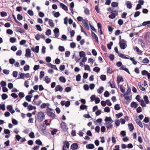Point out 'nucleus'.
Instances as JSON below:
<instances>
[{
    "instance_id": "f257e3e1",
    "label": "nucleus",
    "mask_w": 150,
    "mask_h": 150,
    "mask_svg": "<svg viewBox=\"0 0 150 150\" xmlns=\"http://www.w3.org/2000/svg\"><path fill=\"white\" fill-rule=\"evenodd\" d=\"M39 132L42 135L46 134L47 132L46 129L47 127L44 125L43 124V125H41L37 127Z\"/></svg>"
},
{
    "instance_id": "f03ea898",
    "label": "nucleus",
    "mask_w": 150,
    "mask_h": 150,
    "mask_svg": "<svg viewBox=\"0 0 150 150\" xmlns=\"http://www.w3.org/2000/svg\"><path fill=\"white\" fill-rule=\"evenodd\" d=\"M38 120L39 122H41L45 119V115L42 112H39L38 114Z\"/></svg>"
},
{
    "instance_id": "7ed1b4c3",
    "label": "nucleus",
    "mask_w": 150,
    "mask_h": 150,
    "mask_svg": "<svg viewBox=\"0 0 150 150\" xmlns=\"http://www.w3.org/2000/svg\"><path fill=\"white\" fill-rule=\"evenodd\" d=\"M126 42L125 40L124 39H122V40L119 42L120 47L121 49H124L127 47V45L125 43Z\"/></svg>"
},
{
    "instance_id": "20e7f679",
    "label": "nucleus",
    "mask_w": 150,
    "mask_h": 150,
    "mask_svg": "<svg viewBox=\"0 0 150 150\" xmlns=\"http://www.w3.org/2000/svg\"><path fill=\"white\" fill-rule=\"evenodd\" d=\"M61 127L62 129L64 131H65L68 129V128L67 127V125L64 122H62L61 123Z\"/></svg>"
},
{
    "instance_id": "39448f33",
    "label": "nucleus",
    "mask_w": 150,
    "mask_h": 150,
    "mask_svg": "<svg viewBox=\"0 0 150 150\" xmlns=\"http://www.w3.org/2000/svg\"><path fill=\"white\" fill-rule=\"evenodd\" d=\"M47 115L50 117L54 119L56 117L55 114L50 111H47L46 112Z\"/></svg>"
},
{
    "instance_id": "423d86ee",
    "label": "nucleus",
    "mask_w": 150,
    "mask_h": 150,
    "mask_svg": "<svg viewBox=\"0 0 150 150\" xmlns=\"http://www.w3.org/2000/svg\"><path fill=\"white\" fill-rule=\"evenodd\" d=\"M26 53L25 55V56L27 58L30 57H31V51L30 49H27L25 50Z\"/></svg>"
},
{
    "instance_id": "0eeeda50",
    "label": "nucleus",
    "mask_w": 150,
    "mask_h": 150,
    "mask_svg": "<svg viewBox=\"0 0 150 150\" xmlns=\"http://www.w3.org/2000/svg\"><path fill=\"white\" fill-rule=\"evenodd\" d=\"M39 46H36L35 48L34 47L31 48L32 51L36 53H38L39 51Z\"/></svg>"
},
{
    "instance_id": "6e6552de",
    "label": "nucleus",
    "mask_w": 150,
    "mask_h": 150,
    "mask_svg": "<svg viewBox=\"0 0 150 150\" xmlns=\"http://www.w3.org/2000/svg\"><path fill=\"white\" fill-rule=\"evenodd\" d=\"M63 90L62 87L60 85H57L55 88V91L56 92L59 91L60 92H61Z\"/></svg>"
},
{
    "instance_id": "1a4fd4ad",
    "label": "nucleus",
    "mask_w": 150,
    "mask_h": 150,
    "mask_svg": "<svg viewBox=\"0 0 150 150\" xmlns=\"http://www.w3.org/2000/svg\"><path fill=\"white\" fill-rule=\"evenodd\" d=\"M78 148V145L77 143H74L72 144L71 146V148L72 150L77 149Z\"/></svg>"
},
{
    "instance_id": "9d476101",
    "label": "nucleus",
    "mask_w": 150,
    "mask_h": 150,
    "mask_svg": "<svg viewBox=\"0 0 150 150\" xmlns=\"http://www.w3.org/2000/svg\"><path fill=\"white\" fill-rule=\"evenodd\" d=\"M91 35L95 40L96 42L98 43V39L97 35L93 31L91 32Z\"/></svg>"
},
{
    "instance_id": "9b49d317",
    "label": "nucleus",
    "mask_w": 150,
    "mask_h": 150,
    "mask_svg": "<svg viewBox=\"0 0 150 150\" xmlns=\"http://www.w3.org/2000/svg\"><path fill=\"white\" fill-rule=\"evenodd\" d=\"M138 106V104L136 102L132 101L130 104V107L132 108H136Z\"/></svg>"
},
{
    "instance_id": "f8f14e48",
    "label": "nucleus",
    "mask_w": 150,
    "mask_h": 150,
    "mask_svg": "<svg viewBox=\"0 0 150 150\" xmlns=\"http://www.w3.org/2000/svg\"><path fill=\"white\" fill-rule=\"evenodd\" d=\"M117 81V83L118 85L120 82H123L124 81L123 78L122 76H118Z\"/></svg>"
},
{
    "instance_id": "ddd939ff",
    "label": "nucleus",
    "mask_w": 150,
    "mask_h": 150,
    "mask_svg": "<svg viewBox=\"0 0 150 150\" xmlns=\"http://www.w3.org/2000/svg\"><path fill=\"white\" fill-rule=\"evenodd\" d=\"M60 6L65 11H67L68 10L67 6L64 4L62 3H60Z\"/></svg>"
},
{
    "instance_id": "4468645a",
    "label": "nucleus",
    "mask_w": 150,
    "mask_h": 150,
    "mask_svg": "<svg viewBox=\"0 0 150 150\" xmlns=\"http://www.w3.org/2000/svg\"><path fill=\"white\" fill-rule=\"evenodd\" d=\"M104 120L106 122H110V123H112L113 122L111 117H106Z\"/></svg>"
},
{
    "instance_id": "2eb2a0df",
    "label": "nucleus",
    "mask_w": 150,
    "mask_h": 150,
    "mask_svg": "<svg viewBox=\"0 0 150 150\" xmlns=\"http://www.w3.org/2000/svg\"><path fill=\"white\" fill-rule=\"evenodd\" d=\"M125 4L126 5L127 7L129 9H131L132 7V4L131 2L130 1H127L125 3Z\"/></svg>"
},
{
    "instance_id": "dca6fc26",
    "label": "nucleus",
    "mask_w": 150,
    "mask_h": 150,
    "mask_svg": "<svg viewBox=\"0 0 150 150\" xmlns=\"http://www.w3.org/2000/svg\"><path fill=\"white\" fill-rule=\"evenodd\" d=\"M94 145L93 144H90L86 145V148L88 149H93L94 148Z\"/></svg>"
},
{
    "instance_id": "f3484780",
    "label": "nucleus",
    "mask_w": 150,
    "mask_h": 150,
    "mask_svg": "<svg viewBox=\"0 0 150 150\" xmlns=\"http://www.w3.org/2000/svg\"><path fill=\"white\" fill-rule=\"evenodd\" d=\"M135 121L136 123H137V124L139 125V126L141 127V128H143V126L142 125V123L138 119H136L135 120Z\"/></svg>"
},
{
    "instance_id": "a211bd4d",
    "label": "nucleus",
    "mask_w": 150,
    "mask_h": 150,
    "mask_svg": "<svg viewBox=\"0 0 150 150\" xmlns=\"http://www.w3.org/2000/svg\"><path fill=\"white\" fill-rule=\"evenodd\" d=\"M104 90V88L103 86L100 87L97 90L98 93L99 94L101 93Z\"/></svg>"
},
{
    "instance_id": "6ab92c4d",
    "label": "nucleus",
    "mask_w": 150,
    "mask_h": 150,
    "mask_svg": "<svg viewBox=\"0 0 150 150\" xmlns=\"http://www.w3.org/2000/svg\"><path fill=\"white\" fill-rule=\"evenodd\" d=\"M59 81L62 82L64 83L66 82V79L63 76H61L59 78Z\"/></svg>"
},
{
    "instance_id": "aec40b11",
    "label": "nucleus",
    "mask_w": 150,
    "mask_h": 150,
    "mask_svg": "<svg viewBox=\"0 0 150 150\" xmlns=\"http://www.w3.org/2000/svg\"><path fill=\"white\" fill-rule=\"evenodd\" d=\"M128 126L129 130L130 131H132L134 129V127L132 123L129 124Z\"/></svg>"
},
{
    "instance_id": "412c9836",
    "label": "nucleus",
    "mask_w": 150,
    "mask_h": 150,
    "mask_svg": "<svg viewBox=\"0 0 150 150\" xmlns=\"http://www.w3.org/2000/svg\"><path fill=\"white\" fill-rule=\"evenodd\" d=\"M111 6L112 7H116L118 6V3L117 2H113L112 3Z\"/></svg>"
},
{
    "instance_id": "4be33fe9",
    "label": "nucleus",
    "mask_w": 150,
    "mask_h": 150,
    "mask_svg": "<svg viewBox=\"0 0 150 150\" xmlns=\"http://www.w3.org/2000/svg\"><path fill=\"white\" fill-rule=\"evenodd\" d=\"M79 55L81 57H85L86 56L85 53L83 51H80L79 52Z\"/></svg>"
},
{
    "instance_id": "5701e85b",
    "label": "nucleus",
    "mask_w": 150,
    "mask_h": 150,
    "mask_svg": "<svg viewBox=\"0 0 150 150\" xmlns=\"http://www.w3.org/2000/svg\"><path fill=\"white\" fill-rule=\"evenodd\" d=\"M88 106L85 105L83 104H81L80 107V108L81 110H84V109H87Z\"/></svg>"
},
{
    "instance_id": "b1692460",
    "label": "nucleus",
    "mask_w": 150,
    "mask_h": 150,
    "mask_svg": "<svg viewBox=\"0 0 150 150\" xmlns=\"http://www.w3.org/2000/svg\"><path fill=\"white\" fill-rule=\"evenodd\" d=\"M134 49L137 52L139 53V54L140 55H142V51L140 50L139 48L136 46L134 48Z\"/></svg>"
},
{
    "instance_id": "393cba45",
    "label": "nucleus",
    "mask_w": 150,
    "mask_h": 150,
    "mask_svg": "<svg viewBox=\"0 0 150 150\" xmlns=\"http://www.w3.org/2000/svg\"><path fill=\"white\" fill-rule=\"evenodd\" d=\"M49 24L50 26L52 27H54V24L52 20L51 19H49L48 21Z\"/></svg>"
},
{
    "instance_id": "a878e982",
    "label": "nucleus",
    "mask_w": 150,
    "mask_h": 150,
    "mask_svg": "<svg viewBox=\"0 0 150 150\" xmlns=\"http://www.w3.org/2000/svg\"><path fill=\"white\" fill-rule=\"evenodd\" d=\"M144 99L146 104H148L149 103V101L148 99V97L147 96H144Z\"/></svg>"
},
{
    "instance_id": "bb28decb",
    "label": "nucleus",
    "mask_w": 150,
    "mask_h": 150,
    "mask_svg": "<svg viewBox=\"0 0 150 150\" xmlns=\"http://www.w3.org/2000/svg\"><path fill=\"white\" fill-rule=\"evenodd\" d=\"M32 96L30 95H27L25 97V99L28 102H30L31 100V99Z\"/></svg>"
},
{
    "instance_id": "cd10ccee",
    "label": "nucleus",
    "mask_w": 150,
    "mask_h": 150,
    "mask_svg": "<svg viewBox=\"0 0 150 150\" xmlns=\"http://www.w3.org/2000/svg\"><path fill=\"white\" fill-rule=\"evenodd\" d=\"M12 16L16 23L18 24L19 25H22L21 23L17 20V19H16L15 16L13 14L12 15Z\"/></svg>"
},
{
    "instance_id": "c85d7f7f",
    "label": "nucleus",
    "mask_w": 150,
    "mask_h": 150,
    "mask_svg": "<svg viewBox=\"0 0 150 150\" xmlns=\"http://www.w3.org/2000/svg\"><path fill=\"white\" fill-rule=\"evenodd\" d=\"M111 13V14L109 15V17L111 19L114 18L116 16L115 14L114 13H112V12Z\"/></svg>"
},
{
    "instance_id": "c756f323",
    "label": "nucleus",
    "mask_w": 150,
    "mask_h": 150,
    "mask_svg": "<svg viewBox=\"0 0 150 150\" xmlns=\"http://www.w3.org/2000/svg\"><path fill=\"white\" fill-rule=\"evenodd\" d=\"M114 109L116 110H119L120 109V105L118 104H116L114 106Z\"/></svg>"
},
{
    "instance_id": "7c9ffc66",
    "label": "nucleus",
    "mask_w": 150,
    "mask_h": 150,
    "mask_svg": "<svg viewBox=\"0 0 150 150\" xmlns=\"http://www.w3.org/2000/svg\"><path fill=\"white\" fill-rule=\"evenodd\" d=\"M138 86L139 89L142 91H144L145 90V88L142 86L140 83L139 82L138 83Z\"/></svg>"
},
{
    "instance_id": "2f4dec72",
    "label": "nucleus",
    "mask_w": 150,
    "mask_h": 150,
    "mask_svg": "<svg viewBox=\"0 0 150 150\" xmlns=\"http://www.w3.org/2000/svg\"><path fill=\"white\" fill-rule=\"evenodd\" d=\"M8 97V95L5 93H3L1 95V98L3 100H5Z\"/></svg>"
},
{
    "instance_id": "473e14b6",
    "label": "nucleus",
    "mask_w": 150,
    "mask_h": 150,
    "mask_svg": "<svg viewBox=\"0 0 150 150\" xmlns=\"http://www.w3.org/2000/svg\"><path fill=\"white\" fill-rule=\"evenodd\" d=\"M0 84L2 88L3 87H5L6 86V82L3 81H1V83H0Z\"/></svg>"
},
{
    "instance_id": "72a5a7b5",
    "label": "nucleus",
    "mask_w": 150,
    "mask_h": 150,
    "mask_svg": "<svg viewBox=\"0 0 150 150\" xmlns=\"http://www.w3.org/2000/svg\"><path fill=\"white\" fill-rule=\"evenodd\" d=\"M64 145L66 146V147L67 149L69 148V147L70 144L69 142L67 141H65L63 142Z\"/></svg>"
},
{
    "instance_id": "f704fd0d",
    "label": "nucleus",
    "mask_w": 150,
    "mask_h": 150,
    "mask_svg": "<svg viewBox=\"0 0 150 150\" xmlns=\"http://www.w3.org/2000/svg\"><path fill=\"white\" fill-rule=\"evenodd\" d=\"M45 80L47 83H49L51 81L50 79L48 78V76H46Z\"/></svg>"
},
{
    "instance_id": "c9c22d12",
    "label": "nucleus",
    "mask_w": 150,
    "mask_h": 150,
    "mask_svg": "<svg viewBox=\"0 0 150 150\" xmlns=\"http://www.w3.org/2000/svg\"><path fill=\"white\" fill-rule=\"evenodd\" d=\"M113 45V42H110L109 43L107 44V46L109 50H110L112 46Z\"/></svg>"
},
{
    "instance_id": "e433bc0d",
    "label": "nucleus",
    "mask_w": 150,
    "mask_h": 150,
    "mask_svg": "<svg viewBox=\"0 0 150 150\" xmlns=\"http://www.w3.org/2000/svg\"><path fill=\"white\" fill-rule=\"evenodd\" d=\"M45 72L43 71H41L40 72V79H41L43 78L44 76Z\"/></svg>"
},
{
    "instance_id": "4c0bfd02",
    "label": "nucleus",
    "mask_w": 150,
    "mask_h": 150,
    "mask_svg": "<svg viewBox=\"0 0 150 150\" xmlns=\"http://www.w3.org/2000/svg\"><path fill=\"white\" fill-rule=\"evenodd\" d=\"M127 88H128L127 92L126 93H127V94L129 95L130 94L131 92V88L128 85H127Z\"/></svg>"
},
{
    "instance_id": "58836bf2",
    "label": "nucleus",
    "mask_w": 150,
    "mask_h": 150,
    "mask_svg": "<svg viewBox=\"0 0 150 150\" xmlns=\"http://www.w3.org/2000/svg\"><path fill=\"white\" fill-rule=\"evenodd\" d=\"M100 70V69L99 67H95L93 69V70L94 71L96 72H99Z\"/></svg>"
},
{
    "instance_id": "ea45409f",
    "label": "nucleus",
    "mask_w": 150,
    "mask_h": 150,
    "mask_svg": "<svg viewBox=\"0 0 150 150\" xmlns=\"http://www.w3.org/2000/svg\"><path fill=\"white\" fill-rule=\"evenodd\" d=\"M59 50L61 52H63L65 51V49L63 46H59L58 48Z\"/></svg>"
},
{
    "instance_id": "a19ab883",
    "label": "nucleus",
    "mask_w": 150,
    "mask_h": 150,
    "mask_svg": "<svg viewBox=\"0 0 150 150\" xmlns=\"http://www.w3.org/2000/svg\"><path fill=\"white\" fill-rule=\"evenodd\" d=\"M100 78L102 81H105L106 79V76L105 75H102L100 76Z\"/></svg>"
},
{
    "instance_id": "79ce46f5",
    "label": "nucleus",
    "mask_w": 150,
    "mask_h": 150,
    "mask_svg": "<svg viewBox=\"0 0 150 150\" xmlns=\"http://www.w3.org/2000/svg\"><path fill=\"white\" fill-rule=\"evenodd\" d=\"M29 68L30 67L28 65H26L23 67L24 70L25 71L28 70Z\"/></svg>"
},
{
    "instance_id": "37998d69",
    "label": "nucleus",
    "mask_w": 150,
    "mask_h": 150,
    "mask_svg": "<svg viewBox=\"0 0 150 150\" xmlns=\"http://www.w3.org/2000/svg\"><path fill=\"white\" fill-rule=\"evenodd\" d=\"M120 91L121 92L123 93L125 92V90L124 87L122 85H120Z\"/></svg>"
},
{
    "instance_id": "c03bdc74",
    "label": "nucleus",
    "mask_w": 150,
    "mask_h": 150,
    "mask_svg": "<svg viewBox=\"0 0 150 150\" xmlns=\"http://www.w3.org/2000/svg\"><path fill=\"white\" fill-rule=\"evenodd\" d=\"M17 19L19 21H21V20H22L23 18V17L20 14H18L17 15Z\"/></svg>"
},
{
    "instance_id": "a18cd8bd",
    "label": "nucleus",
    "mask_w": 150,
    "mask_h": 150,
    "mask_svg": "<svg viewBox=\"0 0 150 150\" xmlns=\"http://www.w3.org/2000/svg\"><path fill=\"white\" fill-rule=\"evenodd\" d=\"M71 90V88L70 87H66L65 89V91L67 92H69Z\"/></svg>"
},
{
    "instance_id": "49530a36",
    "label": "nucleus",
    "mask_w": 150,
    "mask_h": 150,
    "mask_svg": "<svg viewBox=\"0 0 150 150\" xmlns=\"http://www.w3.org/2000/svg\"><path fill=\"white\" fill-rule=\"evenodd\" d=\"M29 136L31 138H34L35 137L34 133L32 132L29 133Z\"/></svg>"
},
{
    "instance_id": "de8ad7c7",
    "label": "nucleus",
    "mask_w": 150,
    "mask_h": 150,
    "mask_svg": "<svg viewBox=\"0 0 150 150\" xmlns=\"http://www.w3.org/2000/svg\"><path fill=\"white\" fill-rule=\"evenodd\" d=\"M17 28L19 29V30H17V32H18L22 33H24L25 32L24 31L23 29H22L21 28L17 27Z\"/></svg>"
},
{
    "instance_id": "09e8293b",
    "label": "nucleus",
    "mask_w": 150,
    "mask_h": 150,
    "mask_svg": "<svg viewBox=\"0 0 150 150\" xmlns=\"http://www.w3.org/2000/svg\"><path fill=\"white\" fill-rule=\"evenodd\" d=\"M123 115V114L122 112H119L115 115L116 117L117 118H119Z\"/></svg>"
},
{
    "instance_id": "8fccbe9b",
    "label": "nucleus",
    "mask_w": 150,
    "mask_h": 150,
    "mask_svg": "<svg viewBox=\"0 0 150 150\" xmlns=\"http://www.w3.org/2000/svg\"><path fill=\"white\" fill-rule=\"evenodd\" d=\"M140 101V104L142 106L145 107L146 106V105L144 103V101L143 100H141Z\"/></svg>"
},
{
    "instance_id": "3c124183",
    "label": "nucleus",
    "mask_w": 150,
    "mask_h": 150,
    "mask_svg": "<svg viewBox=\"0 0 150 150\" xmlns=\"http://www.w3.org/2000/svg\"><path fill=\"white\" fill-rule=\"evenodd\" d=\"M24 96L25 95L24 93L22 92H20L18 94L19 97L21 98H23Z\"/></svg>"
},
{
    "instance_id": "603ef678",
    "label": "nucleus",
    "mask_w": 150,
    "mask_h": 150,
    "mask_svg": "<svg viewBox=\"0 0 150 150\" xmlns=\"http://www.w3.org/2000/svg\"><path fill=\"white\" fill-rule=\"evenodd\" d=\"M1 17H3L7 15V13L5 11H2L1 12Z\"/></svg>"
},
{
    "instance_id": "864d4df0",
    "label": "nucleus",
    "mask_w": 150,
    "mask_h": 150,
    "mask_svg": "<svg viewBox=\"0 0 150 150\" xmlns=\"http://www.w3.org/2000/svg\"><path fill=\"white\" fill-rule=\"evenodd\" d=\"M58 131L56 129H54L51 131V134L52 135H54Z\"/></svg>"
},
{
    "instance_id": "5fc2aeb1",
    "label": "nucleus",
    "mask_w": 150,
    "mask_h": 150,
    "mask_svg": "<svg viewBox=\"0 0 150 150\" xmlns=\"http://www.w3.org/2000/svg\"><path fill=\"white\" fill-rule=\"evenodd\" d=\"M81 76L80 74L77 75L76 77V80L77 81H79L81 80Z\"/></svg>"
},
{
    "instance_id": "6e6d98bb",
    "label": "nucleus",
    "mask_w": 150,
    "mask_h": 150,
    "mask_svg": "<svg viewBox=\"0 0 150 150\" xmlns=\"http://www.w3.org/2000/svg\"><path fill=\"white\" fill-rule=\"evenodd\" d=\"M109 83L110 84V86L111 88H115V87L113 81H110L109 82Z\"/></svg>"
},
{
    "instance_id": "4d7b16f0",
    "label": "nucleus",
    "mask_w": 150,
    "mask_h": 150,
    "mask_svg": "<svg viewBox=\"0 0 150 150\" xmlns=\"http://www.w3.org/2000/svg\"><path fill=\"white\" fill-rule=\"evenodd\" d=\"M127 13L126 12H124L122 13V14L121 15V17L122 18H126V16H127Z\"/></svg>"
},
{
    "instance_id": "13d9d810",
    "label": "nucleus",
    "mask_w": 150,
    "mask_h": 150,
    "mask_svg": "<svg viewBox=\"0 0 150 150\" xmlns=\"http://www.w3.org/2000/svg\"><path fill=\"white\" fill-rule=\"evenodd\" d=\"M15 62V60L13 58H11L9 60V62L11 64H13Z\"/></svg>"
},
{
    "instance_id": "bf43d9fd",
    "label": "nucleus",
    "mask_w": 150,
    "mask_h": 150,
    "mask_svg": "<svg viewBox=\"0 0 150 150\" xmlns=\"http://www.w3.org/2000/svg\"><path fill=\"white\" fill-rule=\"evenodd\" d=\"M110 109L108 107H105L104 109V111L107 112H110Z\"/></svg>"
},
{
    "instance_id": "052dcab7",
    "label": "nucleus",
    "mask_w": 150,
    "mask_h": 150,
    "mask_svg": "<svg viewBox=\"0 0 150 150\" xmlns=\"http://www.w3.org/2000/svg\"><path fill=\"white\" fill-rule=\"evenodd\" d=\"M148 74V72L146 70H144L142 71V74L143 75H146Z\"/></svg>"
},
{
    "instance_id": "680f3d73",
    "label": "nucleus",
    "mask_w": 150,
    "mask_h": 150,
    "mask_svg": "<svg viewBox=\"0 0 150 150\" xmlns=\"http://www.w3.org/2000/svg\"><path fill=\"white\" fill-rule=\"evenodd\" d=\"M106 104L109 106H111L112 105V103L110 102V100L108 99L106 101Z\"/></svg>"
},
{
    "instance_id": "e2e57ef3",
    "label": "nucleus",
    "mask_w": 150,
    "mask_h": 150,
    "mask_svg": "<svg viewBox=\"0 0 150 150\" xmlns=\"http://www.w3.org/2000/svg\"><path fill=\"white\" fill-rule=\"evenodd\" d=\"M84 69L86 70H88L89 71H90L91 70L90 66L87 64L85 66Z\"/></svg>"
},
{
    "instance_id": "0e129e2a",
    "label": "nucleus",
    "mask_w": 150,
    "mask_h": 150,
    "mask_svg": "<svg viewBox=\"0 0 150 150\" xmlns=\"http://www.w3.org/2000/svg\"><path fill=\"white\" fill-rule=\"evenodd\" d=\"M16 40V39L13 37L11 38L10 39V41L11 43L14 42Z\"/></svg>"
},
{
    "instance_id": "69168bd1",
    "label": "nucleus",
    "mask_w": 150,
    "mask_h": 150,
    "mask_svg": "<svg viewBox=\"0 0 150 150\" xmlns=\"http://www.w3.org/2000/svg\"><path fill=\"white\" fill-rule=\"evenodd\" d=\"M70 54V51H66L65 53V57H69V56Z\"/></svg>"
},
{
    "instance_id": "338daca9",
    "label": "nucleus",
    "mask_w": 150,
    "mask_h": 150,
    "mask_svg": "<svg viewBox=\"0 0 150 150\" xmlns=\"http://www.w3.org/2000/svg\"><path fill=\"white\" fill-rule=\"evenodd\" d=\"M35 26L37 28V29L40 31H41L42 30V28L39 25H36Z\"/></svg>"
},
{
    "instance_id": "774afa93",
    "label": "nucleus",
    "mask_w": 150,
    "mask_h": 150,
    "mask_svg": "<svg viewBox=\"0 0 150 150\" xmlns=\"http://www.w3.org/2000/svg\"><path fill=\"white\" fill-rule=\"evenodd\" d=\"M140 13V12L139 11H136L134 14V16L135 17H138L139 16Z\"/></svg>"
}]
</instances>
